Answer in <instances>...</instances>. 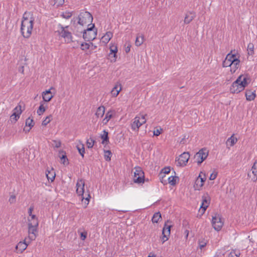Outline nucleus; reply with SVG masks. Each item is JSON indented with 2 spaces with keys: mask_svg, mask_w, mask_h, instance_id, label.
Returning <instances> with one entry per match:
<instances>
[{
  "mask_svg": "<svg viewBox=\"0 0 257 257\" xmlns=\"http://www.w3.org/2000/svg\"><path fill=\"white\" fill-rule=\"evenodd\" d=\"M35 17L33 14L31 12H25L23 16L21 32L22 35L25 38H29L33 32Z\"/></svg>",
  "mask_w": 257,
  "mask_h": 257,
  "instance_id": "obj_1",
  "label": "nucleus"
},
{
  "mask_svg": "<svg viewBox=\"0 0 257 257\" xmlns=\"http://www.w3.org/2000/svg\"><path fill=\"white\" fill-rule=\"evenodd\" d=\"M250 81V78L248 74H243L239 75L230 86V93L237 94L240 92L249 84Z\"/></svg>",
  "mask_w": 257,
  "mask_h": 257,
  "instance_id": "obj_2",
  "label": "nucleus"
},
{
  "mask_svg": "<svg viewBox=\"0 0 257 257\" xmlns=\"http://www.w3.org/2000/svg\"><path fill=\"white\" fill-rule=\"evenodd\" d=\"M240 60L239 56L235 53H233L231 51L228 53L222 63V66L224 67H230V72L234 73L240 67Z\"/></svg>",
  "mask_w": 257,
  "mask_h": 257,
  "instance_id": "obj_3",
  "label": "nucleus"
},
{
  "mask_svg": "<svg viewBox=\"0 0 257 257\" xmlns=\"http://www.w3.org/2000/svg\"><path fill=\"white\" fill-rule=\"evenodd\" d=\"M85 181L83 179H79L76 184V193L78 196L81 197V201L86 207L89 204L91 198L89 190L85 191Z\"/></svg>",
  "mask_w": 257,
  "mask_h": 257,
  "instance_id": "obj_4",
  "label": "nucleus"
},
{
  "mask_svg": "<svg viewBox=\"0 0 257 257\" xmlns=\"http://www.w3.org/2000/svg\"><path fill=\"white\" fill-rule=\"evenodd\" d=\"M39 221L36 215L28 217V238L31 240H34L38 235Z\"/></svg>",
  "mask_w": 257,
  "mask_h": 257,
  "instance_id": "obj_5",
  "label": "nucleus"
},
{
  "mask_svg": "<svg viewBox=\"0 0 257 257\" xmlns=\"http://www.w3.org/2000/svg\"><path fill=\"white\" fill-rule=\"evenodd\" d=\"M97 34V29L95 28L94 24H90L88 28L84 30L83 33V37L84 40L90 41L94 40Z\"/></svg>",
  "mask_w": 257,
  "mask_h": 257,
  "instance_id": "obj_6",
  "label": "nucleus"
},
{
  "mask_svg": "<svg viewBox=\"0 0 257 257\" xmlns=\"http://www.w3.org/2000/svg\"><path fill=\"white\" fill-rule=\"evenodd\" d=\"M78 23L82 26L92 24L93 17L91 14L88 12H82L80 13L78 17Z\"/></svg>",
  "mask_w": 257,
  "mask_h": 257,
  "instance_id": "obj_7",
  "label": "nucleus"
},
{
  "mask_svg": "<svg viewBox=\"0 0 257 257\" xmlns=\"http://www.w3.org/2000/svg\"><path fill=\"white\" fill-rule=\"evenodd\" d=\"M133 174V181L135 183H143L144 182V173L140 167H135L132 171Z\"/></svg>",
  "mask_w": 257,
  "mask_h": 257,
  "instance_id": "obj_8",
  "label": "nucleus"
},
{
  "mask_svg": "<svg viewBox=\"0 0 257 257\" xmlns=\"http://www.w3.org/2000/svg\"><path fill=\"white\" fill-rule=\"evenodd\" d=\"M145 116L146 115L140 114L134 118L131 123V127L133 131L138 132L140 127L146 123Z\"/></svg>",
  "mask_w": 257,
  "mask_h": 257,
  "instance_id": "obj_9",
  "label": "nucleus"
},
{
  "mask_svg": "<svg viewBox=\"0 0 257 257\" xmlns=\"http://www.w3.org/2000/svg\"><path fill=\"white\" fill-rule=\"evenodd\" d=\"M67 27H63L61 25L58 26V29L56 32L61 37L64 39L66 43L71 42L72 40V36L71 33L67 30Z\"/></svg>",
  "mask_w": 257,
  "mask_h": 257,
  "instance_id": "obj_10",
  "label": "nucleus"
},
{
  "mask_svg": "<svg viewBox=\"0 0 257 257\" xmlns=\"http://www.w3.org/2000/svg\"><path fill=\"white\" fill-rule=\"evenodd\" d=\"M211 223L213 227L215 230H220L223 225V221L222 220L221 215L215 213L212 216Z\"/></svg>",
  "mask_w": 257,
  "mask_h": 257,
  "instance_id": "obj_11",
  "label": "nucleus"
},
{
  "mask_svg": "<svg viewBox=\"0 0 257 257\" xmlns=\"http://www.w3.org/2000/svg\"><path fill=\"white\" fill-rule=\"evenodd\" d=\"M210 197L208 193H205L202 196V203L199 210L200 217L204 213L210 203Z\"/></svg>",
  "mask_w": 257,
  "mask_h": 257,
  "instance_id": "obj_12",
  "label": "nucleus"
},
{
  "mask_svg": "<svg viewBox=\"0 0 257 257\" xmlns=\"http://www.w3.org/2000/svg\"><path fill=\"white\" fill-rule=\"evenodd\" d=\"M190 158V154L188 152H184L176 159L177 166L184 167L186 165Z\"/></svg>",
  "mask_w": 257,
  "mask_h": 257,
  "instance_id": "obj_13",
  "label": "nucleus"
},
{
  "mask_svg": "<svg viewBox=\"0 0 257 257\" xmlns=\"http://www.w3.org/2000/svg\"><path fill=\"white\" fill-rule=\"evenodd\" d=\"M208 155V151L205 149L200 150L194 156V160L198 164H201L207 157Z\"/></svg>",
  "mask_w": 257,
  "mask_h": 257,
  "instance_id": "obj_14",
  "label": "nucleus"
},
{
  "mask_svg": "<svg viewBox=\"0 0 257 257\" xmlns=\"http://www.w3.org/2000/svg\"><path fill=\"white\" fill-rule=\"evenodd\" d=\"M22 112V106L18 105L12 111V114L10 116V120L12 123H15L20 118Z\"/></svg>",
  "mask_w": 257,
  "mask_h": 257,
  "instance_id": "obj_15",
  "label": "nucleus"
},
{
  "mask_svg": "<svg viewBox=\"0 0 257 257\" xmlns=\"http://www.w3.org/2000/svg\"><path fill=\"white\" fill-rule=\"evenodd\" d=\"M172 227V224L169 220H167L164 225L162 230V240L163 243L167 241L169 239V237L170 235V229Z\"/></svg>",
  "mask_w": 257,
  "mask_h": 257,
  "instance_id": "obj_16",
  "label": "nucleus"
},
{
  "mask_svg": "<svg viewBox=\"0 0 257 257\" xmlns=\"http://www.w3.org/2000/svg\"><path fill=\"white\" fill-rule=\"evenodd\" d=\"M202 172H201L199 176L195 180V184L194 185V188L196 190H200L202 189V187L204 185V182L206 180L205 175L203 174L204 176H202Z\"/></svg>",
  "mask_w": 257,
  "mask_h": 257,
  "instance_id": "obj_17",
  "label": "nucleus"
},
{
  "mask_svg": "<svg viewBox=\"0 0 257 257\" xmlns=\"http://www.w3.org/2000/svg\"><path fill=\"white\" fill-rule=\"evenodd\" d=\"M122 90V85L119 82H117L115 83L113 87L110 91L111 96L113 97H116L119 93Z\"/></svg>",
  "mask_w": 257,
  "mask_h": 257,
  "instance_id": "obj_18",
  "label": "nucleus"
},
{
  "mask_svg": "<svg viewBox=\"0 0 257 257\" xmlns=\"http://www.w3.org/2000/svg\"><path fill=\"white\" fill-rule=\"evenodd\" d=\"M53 89V87H51L49 89L46 90L42 92V98L44 101L49 102L53 97L54 95L52 94L51 92V90Z\"/></svg>",
  "mask_w": 257,
  "mask_h": 257,
  "instance_id": "obj_19",
  "label": "nucleus"
},
{
  "mask_svg": "<svg viewBox=\"0 0 257 257\" xmlns=\"http://www.w3.org/2000/svg\"><path fill=\"white\" fill-rule=\"evenodd\" d=\"M46 176L48 180L52 182L55 178V172L52 168H48L46 171Z\"/></svg>",
  "mask_w": 257,
  "mask_h": 257,
  "instance_id": "obj_20",
  "label": "nucleus"
},
{
  "mask_svg": "<svg viewBox=\"0 0 257 257\" xmlns=\"http://www.w3.org/2000/svg\"><path fill=\"white\" fill-rule=\"evenodd\" d=\"M29 243H27L25 240L20 241L16 246V249L17 253H22L27 247Z\"/></svg>",
  "mask_w": 257,
  "mask_h": 257,
  "instance_id": "obj_21",
  "label": "nucleus"
},
{
  "mask_svg": "<svg viewBox=\"0 0 257 257\" xmlns=\"http://www.w3.org/2000/svg\"><path fill=\"white\" fill-rule=\"evenodd\" d=\"M113 36V34L111 32H106L101 38L100 43L103 45L107 44Z\"/></svg>",
  "mask_w": 257,
  "mask_h": 257,
  "instance_id": "obj_22",
  "label": "nucleus"
},
{
  "mask_svg": "<svg viewBox=\"0 0 257 257\" xmlns=\"http://www.w3.org/2000/svg\"><path fill=\"white\" fill-rule=\"evenodd\" d=\"M246 99L248 101H251L254 99L256 97L255 91L247 89L245 91Z\"/></svg>",
  "mask_w": 257,
  "mask_h": 257,
  "instance_id": "obj_23",
  "label": "nucleus"
},
{
  "mask_svg": "<svg viewBox=\"0 0 257 257\" xmlns=\"http://www.w3.org/2000/svg\"><path fill=\"white\" fill-rule=\"evenodd\" d=\"M251 172L253 176L251 179L254 181H256L257 179V159L255 160L251 167Z\"/></svg>",
  "mask_w": 257,
  "mask_h": 257,
  "instance_id": "obj_24",
  "label": "nucleus"
},
{
  "mask_svg": "<svg viewBox=\"0 0 257 257\" xmlns=\"http://www.w3.org/2000/svg\"><path fill=\"white\" fill-rule=\"evenodd\" d=\"M237 139L234 137V135H232L227 139L226 141V145L229 147H232L237 143Z\"/></svg>",
  "mask_w": 257,
  "mask_h": 257,
  "instance_id": "obj_25",
  "label": "nucleus"
},
{
  "mask_svg": "<svg viewBox=\"0 0 257 257\" xmlns=\"http://www.w3.org/2000/svg\"><path fill=\"white\" fill-rule=\"evenodd\" d=\"M34 122L32 118L30 117H28L26 120V126H29V128L28 130H26V127L24 128V130L26 132H28L32 128V127L34 126Z\"/></svg>",
  "mask_w": 257,
  "mask_h": 257,
  "instance_id": "obj_26",
  "label": "nucleus"
},
{
  "mask_svg": "<svg viewBox=\"0 0 257 257\" xmlns=\"http://www.w3.org/2000/svg\"><path fill=\"white\" fill-rule=\"evenodd\" d=\"M113 113V111L111 110H110L108 112H107L105 114V117L102 120L103 123L104 124H106L109 121V120L111 118Z\"/></svg>",
  "mask_w": 257,
  "mask_h": 257,
  "instance_id": "obj_27",
  "label": "nucleus"
},
{
  "mask_svg": "<svg viewBox=\"0 0 257 257\" xmlns=\"http://www.w3.org/2000/svg\"><path fill=\"white\" fill-rule=\"evenodd\" d=\"M105 112V107L103 106L98 107L95 112V115L97 118L102 117Z\"/></svg>",
  "mask_w": 257,
  "mask_h": 257,
  "instance_id": "obj_28",
  "label": "nucleus"
},
{
  "mask_svg": "<svg viewBox=\"0 0 257 257\" xmlns=\"http://www.w3.org/2000/svg\"><path fill=\"white\" fill-rule=\"evenodd\" d=\"M144 37L143 35H138L135 41V45L138 47L140 46L144 43Z\"/></svg>",
  "mask_w": 257,
  "mask_h": 257,
  "instance_id": "obj_29",
  "label": "nucleus"
},
{
  "mask_svg": "<svg viewBox=\"0 0 257 257\" xmlns=\"http://www.w3.org/2000/svg\"><path fill=\"white\" fill-rule=\"evenodd\" d=\"M161 218L162 216L160 212H158L154 214L152 218V221L153 223H158L160 221V220L161 219Z\"/></svg>",
  "mask_w": 257,
  "mask_h": 257,
  "instance_id": "obj_30",
  "label": "nucleus"
},
{
  "mask_svg": "<svg viewBox=\"0 0 257 257\" xmlns=\"http://www.w3.org/2000/svg\"><path fill=\"white\" fill-rule=\"evenodd\" d=\"M101 139L102 140V143L103 144H107V143L108 141V133L105 131H103V134L101 135Z\"/></svg>",
  "mask_w": 257,
  "mask_h": 257,
  "instance_id": "obj_31",
  "label": "nucleus"
},
{
  "mask_svg": "<svg viewBox=\"0 0 257 257\" xmlns=\"http://www.w3.org/2000/svg\"><path fill=\"white\" fill-rule=\"evenodd\" d=\"M46 108L44 106V104L43 102H40V105L39 107L37 113L39 115H41L43 114V113L45 111Z\"/></svg>",
  "mask_w": 257,
  "mask_h": 257,
  "instance_id": "obj_32",
  "label": "nucleus"
},
{
  "mask_svg": "<svg viewBox=\"0 0 257 257\" xmlns=\"http://www.w3.org/2000/svg\"><path fill=\"white\" fill-rule=\"evenodd\" d=\"M109 50L110 52L109 54H116L118 51L117 46L112 43L110 44Z\"/></svg>",
  "mask_w": 257,
  "mask_h": 257,
  "instance_id": "obj_33",
  "label": "nucleus"
},
{
  "mask_svg": "<svg viewBox=\"0 0 257 257\" xmlns=\"http://www.w3.org/2000/svg\"><path fill=\"white\" fill-rule=\"evenodd\" d=\"M77 150L81 155V156L83 157L84 154L85 153V149L83 144H80L77 146Z\"/></svg>",
  "mask_w": 257,
  "mask_h": 257,
  "instance_id": "obj_34",
  "label": "nucleus"
},
{
  "mask_svg": "<svg viewBox=\"0 0 257 257\" xmlns=\"http://www.w3.org/2000/svg\"><path fill=\"white\" fill-rule=\"evenodd\" d=\"M193 19V16L191 14H187L186 15L184 22L185 24H189Z\"/></svg>",
  "mask_w": 257,
  "mask_h": 257,
  "instance_id": "obj_35",
  "label": "nucleus"
},
{
  "mask_svg": "<svg viewBox=\"0 0 257 257\" xmlns=\"http://www.w3.org/2000/svg\"><path fill=\"white\" fill-rule=\"evenodd\" d=\"M108 59L111 63L115 62L117 59L116 54H108Z\"/></svg>",
  "mask_w": 257,
  "mask_h": 257,
  "instance_id": "obj_36",
  "label": "nucleus"
},
{
  "mask_svg": "<svg viewBox=\"0 0 257 257\" xmlns=\"http://www.w3.org/2000/svg\"><path fill=\"white\" fill-rule=\"evenodd\" d=\"M248 54L253 55L254 54V46L253 44L249 43L247 46Z\"/></svg>",
  "mask_w": 257,
  "mask_h": 257,
  "instance_id": "obj_37",
  "label": "nucleus"
},
{
  "mask_svg": "<svg viewBox=\"0 0 257 257\" xmlns=\"http://www.w3.org/2000/svg\"><path fill=\"white\" fill-rule=\"evenodd\" d=\"M111 153L110 151H104V157L106 161H109L111 160Z\"/></svg>",
  "mask_w": 257,
  "mask_h": 257,
  "instance_id": "obj_38",
  "label": "nucleus"
},
{
  "mask_svg": "<svg viewBox=\"0 0 257 257\" xmlns=\"http://www.w3.org/2000/svg\"><path fill=\"white\" fill-rule=\"evenodd\" d=\"M177 177L175 176H170L168 177V180L169 184L172 185H174L176 184Z\"/></svg>",
  "mask_w": 257,
  "mask_h": 257,
  "instance_id": "obj_39",
  "label": "nucleus"
},
{
  "mask_svg": "<svg viewBox=\"0 0 257 257\" xmlns=\"http://www.w3.org/2000/svg\"><path fill=\"white\" fill-rule=\"evenodd\" d=\"M61 16L63 18L68 19L72 16V12L66 11L63 12Z\"/></svg>",
  "mask_w": 257,
  "mask_h": 257,
  "instance_id": "obj_40",
  "label": "nucleus"
},
{
  "mask_svg": "<svg viewBox=\"0 0 257 257\" xmlns=\"http://www.w3.org/2000/svg\"><path fill=\"white\" fill-rule=\"evenodd\" d=\"M52 117V116L51 115L47 116L42 121V124L45 126L46 125L51 121Z\"/></svg>",
  "mask_w": 257,
  "mask_h": 257,
  "instance_id": "obj_41",
  "label": "nucleus"
},
{
  "mask_svg": "<svg viewBox=\"0 0 257 257\" xmlns=\"http://www.w3.org/2000/svg\"><path fill=\"white\" fill-rule=\"evenodd\" d=\"M94 144V141L92 139H89L87 140L86 142L87 147L88 148H91L93 147Z\"/></svg>",
  "mask_w": 257,
  "mask_h": 257,
  "instance_id": "obj_42",
  "label": "nucleus"
},
{
  "mask_svg": "<svg viewBox=\"0 0 257 257\" xmlns=\"http://www.w3.org/2000/svg\"><path fill=\"white\" fill-rule=\"evenodd\" d=\"M90 45H92V43H82L81 45V48L82 50H86L89 48Z\"/></svg>",
  "mask_w": 257,
  "mask_h": 257,
  "instance_id": "obj_43",
  "label": "nucleus"
},
{
  "mask_svg": "<svg viewBox=\"0 0 257 257\" xmlns=\"http://www.w3.org/2000/svg\"><path fill=\"white\" fill-rule=\"evenodd\" d=\"M61 143L60 141L54 140L53 141L52 146L53 147L58 148L61 147Z\"/></svg>",
  "mask_w": 257,
  "mask_h": 257,
  "instance_id": "obj_44",
  "label": "nucleus"
},
{
  "mask_svg": "<svg viewBox=\"0 0 257 257\" xmlns=\"http://www.w3.org/2000/svg\"><path fill=\"white\" fill-rule=\"evenodd\" d=\"M64 3V0H54V5L57 7L61 6Z\"/></svg>",
  "mask_w": 257,
  "mask_h": 257,
  "instance_id": "obj_45",
  "label": "nucleus"
},
{
  "mask_svg": "<svg viewBox=\"0 0 257 257\" xmlns=\"http://www.w3.org/2000/svg\"><path fill=\"white\" fill-rule=\"evenodd\" d=\"M9 201L10 204H14L16 201V197L15 195H12L10 196L9 199Z\"/></svg>",
  "mask_w": 257,
  "mask_h": 257,
  "instance_id": "obj_46",
  "label": "nucleus"
},
{
  "mask_svg": "<svg viewBox=\"0 0 257 257\" xmlns=\"http://www.w3.org/2000/svg\"><path fill=\"white\" fill-rule=\"evenodd\" d=\"M163 132V130L161 128H157L154 131V135L156 136H159Z\"/></svg>",
  "mask_w": 257,
  "mask_h": 257,
  "instance_id": "obj_47",
  "label": "nucleus"
},
{
  "mask_svg": "<svg viewBox=\"0 0 257 257\" xmlns=\"http://www.w3.org/2000/svg\"><path fill=\"white\" fill-rule=\"evenodd\" d=\"M61 163L64 165H67L68 164V159L65 155H62L61 158Z\"/></svg>",
  "mask_w": 257,
  "mask_h": 257,
  "instance_id": "obj_48",
  "label": "nucleus"
},
{
  "mask_svg": "<svg viewBox=\"0 0 257 257\" xmlns=\"http://www.w3.org/2000/svg\"><path fill=\"white\" fill-rule=\"evenodd\" d=\"M217 176V173L215 171H214L210 175L209 179L210 180H214L216 179Z\"/></svg>",
  "mask_w": 257,
  "mask_h": 257,
  "instance_id": "obj_49",
  "label": "nucleus"
},
{
  "mask_svg": "<svg viewBox=\"0 0 257 257\" xmlns=\"http://www.w3.org/2000/svg\"><path fill=\"white\" fill-rule=\"evenodd\" d=\"M228 257H239V253L235 251H232L228 254Z\"/></svg>",
  "mask_w": 257,
  "mask_h": 257,
  "instance_id": "obj_50",
  "label": "nucleus"
},
{
  "mask_svg": "<svg viewBox=\"0 0 257 257\" xmlns=\"http://www.w3.org/2000/svg\"><path fill=\"white\" fill-rule=\"evenodd\" d=\"M87 233L86 231H84L82 232H81L80 233V238L82 240H84L87 236Z\"/></svg>",
  "mask_w": 257,
  "mask_h": 257,
  "instance_id": "obj_51",
  "label": "nucleus"
},
{
  "mask_svg": "<svg viewBox=\"0 0 257 257\" xmlns=\"http://www.w3.org/2000/svg\"><path fill=\"white\" fill-rule=\"evenodd\" d=\"M199 244L200 248L201 249L206 245V242L205 240L199 241Z\"/></svg>",
  "mask_w": 257,
  "mask_h": 257,
  "instance_id": "obj_52",
  "label": "nucleus"
},
{
  "mask_svg": "<svg viewBox=\"0 0 257 257\" xmlns=\"http://www.w3.org/2000/svg\"><path fill=\"white\" fill-rule=\"evenodd\" d=\"M33 210V207H31L28 210L29 216H31V215H35L32 214V211Z\"/></svg>",
  "mask_w": 257,
  "mask_h": 257,
  "instance_id": "obj_53",
  "label": "nucleus"
},
{
  "mask_svg": "<svg viewBox=\"0 0 257 257\" xmlns=\"http://www.w3.org/2000/svg\"><path fill=\"white\" fill-rule=\"evenodd\" d=\"M19 72H21L22 73H24V66H22L20 67L19 69Z\"/></svg>",
  "mask_w": 257,
  "mask_h": 257,
  "instance_id": "obj_54",
  "label": "nucleus"
},
{
  "mask_svg": "<svg viewBox=\"0 0 257 257\" xmlns=\"http://www.w3.org/2000/svg\"><path fill=\"white\" fill-rule=\"evenodd\" d=\"M148 257H156V255L154 253L151 252Z\"/></svg>",
  "mask_w": 257,
  "mask_h": 257,
  "instance_id": "obj_55",
  "label": "nucleus"
},
{
  "mask_svg": "<svg viewBox=\"0 0 257 257\" xmlns=\"http://www.w3.org/2000/svg\"><path fill=\"white\" fill-rule=\"evenodd\" d=\"M130 51V48L129 47H127L125 51L126 53Z\"/></svg>",
  "mask_w": 257,
  "mask_h": 257,
  "instance_id": "obj_56",
  "label": "nucleus"
},
{
  "mask_svg": "<svg viewBox=\"0 0 257 257\" xmlns=\"http://www.w3.org/2000/svg\"><path fill=\"white\" fill-rule=\"evenodd\" d=\"M169 171H170L169 170H168V171H167V170H166V169H165V173H168L169 172Z\"/></svg>",
  "mask_w": 257,
  "mask_h": 257,
  "instance_id": "obj_57",
  "label": "nucleus"
}]
</instances>
